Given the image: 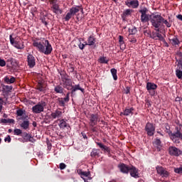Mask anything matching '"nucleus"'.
I'll list each match as a JSON object with an SVG mask.
<instances>
[{
  "label": "nucleus",
  "instance_id": "obj_1",
  "mask_svg": "<svg viewBox=\"0 0 182 182\" xmlns=\"http://www.w3.org/2000/svg\"><path fill=\"white\" fill-rule=\"evenodd\" d=\"M33 46L36 48L37 50L41 53H44V55H50L53 48L52 45L49 43V41L45 38H36L33 42Z\"/></svg>",
  "mask_w": 182,
  "mask_h": 182
},
{
  "label": "nucleus",
  "instance_id": "obj_2",
  "mask_svg": "<svg viewBox=\"0 0 182 182\" xmlns=\"http://www.w3.org/2000/svg\"><path fill=\"white\" fill-rule=\"evenodd\" d=\"M163 16L160 14H151V23L154 28H156L157 32L160 31V26L162 23Z\"/></svg>",
  "mask_w": 182,
  "mask_h": 182
},
{
  "label": "nucleus",
  "instance_id": "obj_3",
  "mask_svg": "<svg viewBox=\"0 0 182 182\" xmlns=\"http://www.w3.org/2000/svg\"><path fill=\"white\" fill-rule=\"evenodd\" d=\"M176 62H178V68L176 70V75L178 79L182 80V53H178L176 57Z\"/></svg>",
  "mask_w": 182,
  "mask_h": 182
},
{
  "label": "nucleus",
  "instance_id": "obj_4",
  "mask_svg": "<svg viewBox=\"0 0 182 182\" xmlns=\"http://www.w3.org/2000/svg\"><path fill=\"white\" fill-rule=\"evenodd\" d=\"M167 134L175 144H180V139L181 140L182 139V133L180 131H176L173 133L171 132V130H168Z\"/></svg>",
  "mask_w": 182,
  "mask_h": 182
},
{
  "label": "nucleus",
  "instance_id": "obj_5",
  "mask_svg": "<svg viewBox=\"0 0 182 182\" xmlns=\"http://www.w3.org/2000/svg\"><path fill=\"white\" fill-rule=\"evenodd\" d=\"M9 39L10 43L14 46V48H16V49H23V48H25L23 42L21 39L14 37V34L9 36Z\"/></svg>",
  "mask_w": 182,
  "mask_h": 182
},
{
  "label": "nucleus",
  "instance_id": "obj_6",
  "mask_svg": "<svg viewBox=\"0 0 182 182\" xmlns=\"http://www.w3.org/2000/svg\"><path fill=\"white\" fill-rule=\"evenodd\" d=\"M79 11H83V9L79 6L70 9L69 12H68L65 16V21L67 22L70 21L72 16H75V15H76Z\"/></svg>",
  "mask_w": 182,
  "mask_h": 182
},
{
  "label": "nucleus",
  "instance_id": "obj_7",
  "mask_svg": "<svg viewBox=\"0 0 182 182\" xmlns=\"http://www.w3.org/2000/svg\"><path fill=\"white\" fill-rule=\"evenodd\" d=\"M148 11L147 8H144L139 11L141 14V22H142V23H146L151 19V15L147 14Z\"/></svg>",
  "mask_w": 182,
  "mask_h": 182
},
{
  "label": "nucleus",
  "instance_id": "obj_8",
  "mask_svg": "<svg viewBox=\"0 0 182 182\" xmlns=\"http://www.w3.org/2000/svg\"><path fill=\"white\" fill-rule=\"evenodd\" d=\"M45 106H46V103L45 102H39L32 107V111L36 114L42 113V112H43L45 109Z\"/></svg>",
  "mask_w": 182,
  "mask_h": 182
},
{
  "label": "nucleus",
  "instance_id": "obj_9",
  "mask_svg": "<svg viewBox=\"0 0 182 182\" xmlns=\"http://www.w3.org/2000/svg\"><path fill=\"white\" fill-rule=\"evenodd\" d=\"M168 152L170 156H173L175 157H178V156H182V151L176 146H170L168 148Z\"/></svg>",
  "mask_w": 182,
  "mask_h": 182
},
{
  "label": "nucleus",
  "instance_id": "obj_10",
  "mask_svg": "<svg viewBox=\"0 0 182 182\" xmlns=\"http://www.w3.org/2000/svg\"><path fill=\"white\" fill-rule=\"evenodd\" d=\"M63 86L68 89V90H70L72 87V80H70L68 76L62 77Z\"/></svg>",
  "mask_w": 182,
  "mask_h": 182
},
{
  "label": "nucleus",
  "instance_id": "obj_11",
  "mask_svg": "<svg viewBox=\"0 0 182 182\" xmlns=\"http://www.w3.org/2000/svg\"><path fill=\"white\" fill-rule=\"evenodd\" d=\"M145 130L147 132L148 136H154L156 128L153 124L148 122L145 127Z\"/></svg>",
  "mask_w": 182,
  "mask_h": 182
},
{
  "label": "nucleus",
  "instance_id": "obj_12",
  "mask_svg": "<svg viewBox=\"0 0 182 182\" xmlns=\"http://www.w3.org/2000/svg\"><path fill=\"white\" fill-rule=\"evenodd\" d=\"M156 168L157 173L161 176L162 177H165V178H167V177L170 176V173H168V171L164 169L163 166H157Z\"/></svg>",
  "mask_w": 182,
  "mask_h": 182
},
{
  "label": "nucleus",
  "instance_id": "obj_13",
  "mask_svg": "<svg viewBox=\"0 0 182 182\" xmlns=\"http://www.w3.org/2000/svg\"><path fill=\"white\" fill-rule=\"evenodd\" d=\"M125 5H127L128 8H133L135 9L136 8H139V0H127L125 1Z\"/></svg>",
  "mask_w": 182,
  "mask_h": 182
},
{
  "label": "nucleus",
  "instance_id": "obj_14",
  "mask_svg": "<svg viewBox=\"0 0 182 182\" xmlns=\"http://www.w3.org/2000/svg\"><path fill=\"white\" fill-rule=\"evenodd\" d=\"M27 62L29 68H35V65H36V60L35 59V57L33 55L29 54L27 56Z\"/></svg>",
  "mask_w": 182,
  "mask_h": 182
},
{
  "label": "nucleus",
  "instance_id": "obj_15",
  "mask_svg": "<svg viewBox=\"0 0 182 182\" xmlns=\"http://www.w3.org/2000/svg\"><path fill=\"white\" fill-rule=\"evenodd\" d=\"M130 176L134 178H139V169L133 166H130L129 171Z\"/></svg>",
  "mask_w": 182,
  "mask_h": 182
},
{
  "label": "nucleus",
  "instance_id": "obj_16",
  "mask_svg": "<svg viewBox=\"0 0 182 182\" xmlns=\"http://www.w3.org/2000/svg\"><path fill=\"white\" fill-rule=\"evenodd\" d=\"M120 172L124 173V174H129V171L130 170V166H127L124 164H121L118 166Z\"/></svg>",
  "mask_w": 182,
  "mask_h": 182
},
{
  "label": "nucleus",
  "instance_id": "obj_17",
  "mask_svg": "<svg viewBox=\"0 0 182 182\" xmlns=\"http://www.w3.org/2000/svg\"><path fill=\"white\" fill-rule=\"evenodd\" d=\"M51 9L53 14H55L56 15H60L63 13V10L60 9L59 4H53V6H51Z\"/></svg>",
  "mask_w": 182,
  "mask_h": 182
},
{
  "label": "nucleus",
  "instance_id": "obj_18",
  "mask_svg": "<svg viewBox=\"0 0 182 182\" xmlns=\"http://www.w3.org/2000/svg\"><path fill=\"white\" fill-rule=\"evenodd\" d=\"M99 119V117L96 114H91V117L90 118V125L92 126V127H94V126H96L97 124V120Z\"/></svg>",
  "mask_w": 182,
  "mask_h": 182
},
{
  "label": "nucleus",
  "instance_id": "obj_19",
  "mask_svg": "<svg viewBox=\"0 0 182 182\" xmlns=\"http://www.w3.org/2000/svg\"><path fill=\"white\" fill-rule=\"evenodd\" d=\"M63 112L59 109H56L55 111L51 112L50 118L51 119H60L62 117Z\"/></svg>",
  "mask_w": 182,
  "mask_h": 182
},
{
  "label": "nucleus",
  "instance_id": "obj_20",
  "mask_svg": "<svg viewBox=\"0 0 182 182\" xmlns=\"http://www.w3.org/2000/svg\"><path fill=\"white\" fill-rule=\"evenodd\" d=\"M71 93H75V92L77 91V90H80L82 93L83 92H85V89L80 87V85H72L71 88Z\"/></svg>",
  "mask_w": 182,
  "mask_h": 182
},
{
  "label": "nucleus",
  "instance_id": "obj_21",
  "mask_svg": "<svg viewBox=\"0 0 182 182\" xmlns=\"http://www.w3.org/2000/svg\"><path fill=\"white\" fill-rule=\"evenodd\" d=\"M157 89V85L153 82H147L146 83V90L150 92L151 90H156Z\"/></svg>",
  "mask_w": 182,
  "mask_h": 182
},
{
  "label": "nucleus",
  "instance_id": "obj_22",
  "mask_svg": "<svg viewBox=\"0 0 182 182\" xmlns=\"http://www.w3.org/2000/svg\"><path fill=\"white\" fill-rule=\"evenodd\" d=\"M96 43V38L93 37V36H90L87 39V43L85 45H89V46H92Z\"/></svg>",
  "mask_w": 182,
  "mask_h": 182
},
{
  "label": "nucleus",
  "instance_id": "obj_23",
  "mask_svg": "<svg viewBox=\"0 0 182 182\" xmlns=\"http://www.w3.org/2000/svg\"><path fill=\"white\" fill-rule=\"evenodd\" d=\"M151 38H152V39H154L155 41H157L158 39L159 41H164L163 36L159 33H156L154 34L153 36H151Z\"/></svg>",
  "mask_w": 182,
  "mask_h": 182
},
{
  "label": "nucleus",
  "instance_id": "obj_24",
  "mask_svg": "<svg viewBox=\"0 0 182 182\" xmlns=\"http://www.w3.org/2000/svg\"><path fill=\"white\" fill-rule=\"evenodd\" d=\"M21 127L24 130H28L29 129V121L24 120L21 124Z\"/></svg>",
  "mask_w": 182,
  "mask_h": 182
},
{
  "label": "nucleus",
  "instance_id": "obj_25",
  "mask_svg": "<svg viewBox=\"0 0 182 182\" xmlns=\"http://www.w3.org/2000/svg\"><path fill=\"white\" fill-rule=\"evenodd\" d=\"M96 144H97L99 146V147L100 149H102V150H104L105 151H107V153H109L110 151V149H109L108 146H105L103 144H102L100 142H96Z\"/></svg>",
  "mask_w": 182,
  "mask_h": 182
},
{
  "label": "nucleus",
  "instance_id": "obj_26",
  "mask_svg": "<svg viewBox=\"0 0 182 182\" xmlns=\"http://www.w3.org/2000/svg\"><path fill=\"white\" fill-rule=\"evenodd\" d=\"M37 89L39 90V92H46V87H45V85L42 82H38L37 85Z\"/></svg>",
  "mask_w": 182,
  "mask_h": 182
},
{
  "label": "nucleus",
  "instance_id": "obj_27",
  "mask_svg": "<svg viewBox=\"0 0 182 182\" xmlns=\"http://www.w3.org/2000/svg\"><path fill=\"white\" fill-rule=\"evenodd\" d=\"M78 173L81 175V177L83 178V180H85V178L83 177H89V176H90V171H82V170H79Z\"/></svg>",
  "mask_w": 182,
  "mask_h": 182
},
{
  "label": "nucleus",
  "instance_id": "obj_28",
  "mask_svg": "<svg viewBox=\"0 0 182 182\" xmlns=\"http://www.w3.org/2000/svg\"><path fill=\"white\" fill-rule=\"evenodd\" d=\"M4 82H6V83H7L8 85H11V83H14L15 82V77H11V78H9V77H5Z\"/></svg>",
  "mask_w": 182,
  "mask_h": 182
},
{
  "label": "nucleus",
  "instance_id": "obj_29",
  "mask_svg": "<svg viewBox=\"0 0 182 182\" xmlns=\"http://www.w3.org/2000/svg\"><path fill=\"white\" fill-rule=\"evenodd\" d=\"M60 129H65V127H68V123L63 119L60 120V123L58 124Z\"/></svg>",
  "mask_w": 182,
  "mask_h": 182
},
{
  "label": "nucleus",
  "instance_id": "obj_30",
  "mask_svg": "<svg viewBox=\"0 0 182 182\" xmlns=\"http://www.w3.org/2000/svg\"><path fill=\"white\" fill-rule=\"evenodd\" d=\"M1 122L6 124V123L9 124H14L15 123V120L13 119H1Z\"/></svg>",
  "mask_w": 182,
  "mask_h": 182
},
{
  "label": "nucleus",
  "instance_id": "obj_31",
  "mask_svg": "<svg viewBox=\"0 0 182 182\" xmlns=\"http://www.w3.org/2000/svg\"><path fill=\"white\" fill-rule=\"evenodd\" d=\"M110 72L112 73L114 80H117V70H116L115 68H112L110 70Z\"/></svg>",
  "mask_w": 182,
  "mask_h": 182
},
{
  "label": "nucleus",
  "instance_id": "obj_32",
  "mask_svg": "<svg viewBox=\"0 0 182 182\" xmlns=\"http://www.w3.org/2000/svg\"><path fill=\"white\" fill-rule=\"evenodd\" d=\"M171 43L173 45V46H177V45L180 43V41H178L177 37H174L173 38L171 39Z\"/></svg>",
  "mask_w": 182,
  "mask_h": 182
},
{
  "label": "nucleus",
  "instance_id": "obj_33",
  "mask_svg": "<svg viewBox=\"0 0 182 182\" xmlns=\"http://www.w3.org/2000/svg\"><path fill=\"white\" fill-rule=\"evenodd\" d=\"M154 144L156 147H157L158 150H161V141L160 139H156L154 142Z\"/></svg>",
  "mask_w": 182,
  "mask_h": 182
},
{
  "label": "nucleus",
  "instance_id": "obj_34",
  "mask_svg": "<svg viewBox=\"0 0 182 182\" xmlns=\"http://www.w3.org/2000/svg\"><path fill=\"white\" fill-rule=\"evenodd\" d=\"M54 90L56 93L62 94L63 93V87L60 85H57L55 87Z\"/></svg>",
  "mask_w": 182,
  "mask_h": 182
},
{
  "label": "nucleus",
  "instance_id": "obj_35",
  "mask_svg": "<svg viewBox=\"0 0 182 182\" xmlns=\"http://www.w3.org/2000/svg\"><path fill=\"white\" fill-rule=\"evenodd\" d=\"M133 108L126 109L124 112H122L121 114H124V116H129V114H132V112H133Z\"/></svg>",
  "mask_w": 182,
  "mask_h": 182
},
{
  "label": "nucleus",
  "instance_id": "obj_36",
  "mask_svg": "<svg viewBox=\"0 0 182 182\" xmlns=\"http://www.w3.org/2000/svg\"><path fill=\"white\" fill-rule=\"evenodd\" d=\"M107 62H109V60H107V58H106V57H101L99 59L100 63H107Z\"/></svg>",
  "mask_w": 182,
  "mask_h": 182
},
{
  "label": "nucleus",
  "instance_id": "obj_37",
  "mask_svg": "<svg viewBox=\"0 0 182 182\" xmlns=\"http://www.w3.org/2000/svg\"><path fill=\"white\" fill-rule=\"evenodd\" d=\"M58 103L60 106H65V103L67 102L65 101V98H58Z\"/></svg>",
  "mask_w": 182,
  "mask_h": 182
},
{
  "label": "nucleus",
  "instance_id": "obj_38",
  "mask_svg": "<svg viewBox=\"0 0 182 182\" xmlns=\"http://www.w3.org/2000/svg\"><path fill=\"white\" fill-rule=\"evenodd\" d=\"M129 35H134L136 32H137V29L136 28L132 27V28L129 29Z\"/></svg>",
  "mask_w": 182,
  "mask_h": 182
},
{
  "label": "nucleus",
  "instance_id": "obj_39",
  "mask_svg": "<svg viewBox=\"0 0 182 182\" xmlns=\"http://www.w3.org/2000/svg\"><path fill=\"white\" fill-rule=\"evenodd\" d=\"M174 172L177 174H182V166H181L179 168H175Z\"/></svg>",
  "mask_w": 182,
  "mask_h": 182
},
{
  "label": "nucleus",
  "instance_id": "obj_40",
  "mask_svg": "<svg viewBox=\"0 0 182 182\" xmlns=\"http://www.w3.org/2000/svg\"><path fill=\"white\" fill-rule=\"evenodd\" d=\"M14 132L16 136H21L22 134V130L20 129H15Z\"/></svg>",
  "mask_w": 182,
  "mask_h": 182
},
{
  "label": "nucleus",
  "instance_id": "obj_41",
  "mask_svg": "<svg viewBox=\"0 0 182 182\" xmlns=\"http://www.w3.org/2000/svg\"><path fill=\"white\" fill-rule=\"evenodd\" d=\"M162 23H164L167 28H171V23H168V21L164 19V18H163Z\"/></svg>",
  "mask_w": 182,
  "mask_h": 182
},
{
  "label": "nucleus",
  "instance_id": "obj_42",
  "mask_svg": "<svg viewBox=\"0 0 182 182\" xmlns=\"http://www.w3.org/2000/svg\"><path fill=\"white\" fill-rule=\"evenodd\" d=\"M119 46L122 50H124L126 49V44H124V41L119 42Z\"/></svg>",
  "mask_w": 182,
  "mask_h": 182
},
{
  "label": "nucleus",
  "instance_id": "obj_43",
  "mask_svg": "<svg viewBox=\"0 0 182 182\" xmlns=\"http://www.w3.org/2000/svg\"><path fill=\"white\" fill-rule=\"evenodd\" d=\"M0 66L1 68H4V66H6V62L5 61V60H4L1 58H0Z\"/></svg>",
  "mask_w": 182,
  "mask_h": 182
},
{
  "label": "nucleus",
  "instance_id": "obj_44",
  "mask_svg": "<svg viewBox=\"0 0 182 182\" xmlns=\"http://www.w3.org/2000/svg\"><path fill=\"white\" fill-rule=\"evenodd\" d=\"M17 116L18 117H21L25 114V112H23V110L22 109H18L16 112Z\"/></svg>",
  "mask_w": 182,
  "mask_h": 182
},
{
  "label": "nucleus",
  "instance_id": "obj_45",
  "mask_svg": "<svg viewBox=\"0 0 182 182\" xmlns=\"http://www.w3.org/2000/svg\"><path fill=\"white\" fill-rule=\"evenodd\" d=\"M130 14H132V10L131 9H127L124 12V16H127L130 15Z\"/></svg>",
  "mask_w": 182,
  "mask_h": 182
},
{
  "label": "nucleus",
  "instance_id": "obj_46",
  "mask_svg": "<svg viewBox=\"0 0 182 182\" xmlns=\"http://www.w3.org/2000/svg\"><path fill=\"white\" fill-rule=\"evenodd\" d=\"M91 156L92 157L97 156V150L93 149L92 151L91 152Z\"/></svg>",
  "mask_w": 182,
  "mask_h": 182
},
{
  "label": "nucleus",
  "instance_id": "obj_47",
  "mask_svg": "<svg viewBox=\"0 0 182 182\" xmlns=\"http://www.w3.org/2000/svg\"><path fill=\"white\" fill-rule=\"evenodd\" d=\"M49 2L51 6L58 5V0H50Z\"/></svg>",
  "mask_w": 182,
  "mask_h": 182
},
{
  "label": "nucleus",
  "instance_id": "obj_48",
  "mask_svg": "<svg viewBox=\"0 0 182 182\" xmlns=\"http://www.w3.org/2000/svg\"><path fill=\"white\" fill-rule=\"evenodd\" d=\"M60 170H65L66 168V164L63 163L60 164Z\"/></svg>",
  "mask_w": 182,
  "mask_h": 182
},
{
  "label": "nucleus",
  "instance_id": "obj_49",
  "mask_svg": "<svg viewBox=\"0 0 182 182\" xmlns=\"http://www.w3.org/2000/svg\"><path fill=\"white\" fill-rule=\"evenodd\" d=\"M5 89L7 90V92H11L12 90V86L6 85Z\"/></svg>",
  "mask_w": 182,
  "mask_h": 182
},
{
  "label": "nucleus",
  "instance_id": "obj_50",
  "mask_svg": "<svg viewBox=\"0 0 182 182\" xmlns=\"http://www.w3.org/2000/svg\"><path fill=\"white\" fill-rule=\"evenodd\" d=\"M4 141H7V143H11V136H7L5 139H4Z\"/></svg>",
  "mask_w": 182,
  "mask_h": 182
},
{
  "label": "nucleus",
  "instance_id": "obj_51",
  "mask_svg": "<svg viewBox=\"0 0 182 182\" xmlns=\"http://www.w3.org/2000/svg\"><path fill=\"white\" fill-rule=\"evenodd\" d=\"M78 46H79L80 49H81V50H83V49H85V45L83 44V43H80L78 45Z\"/></svg>",
  "mask_w": 182,
  "mask_h": 182
},
{
  "label": "nucleus",
  "instance_id": "obj_52",
  "mask_svg": "<svg viewBox=\"0 0 182 182\" xmlns=\"http://www.w3.org/2000/svg\"><path fill=\"white\" fill-rule=\"evenodd\" d=\"M28 141H31V143H35V139H33V137L28 136Z\"/></svg>",
  "mask_w": 182,
  "mask_h": 182
},
{
  "label": "nucleus",
  "instance_id": "obj_53",
  "mask_svg": "<svg viewBox=\"0 0 182 182\" xmlns=\"http://www.w3.org/2000/svg\"><path fill=\"white\" fill-rule=\"evenodd\" d=\"M129 42H131L132 43H136V42H137V40L135 38H132L129 40Z\"/></svg>",
  "mask_w": 182,
  "mask_h": 182
},
{
  "label": "nucleus",
  "instance_id": "obj_54",
  "mask_svg": "<svg viewBox=\"0 0 182 182\" xmlns=\"http://www.w3.org/2000/svg\"><path fill=\"white\" fill-rule=\"evenodd\" d=\"M69 95L70 93H67L66 97H65V102H69Z\"/></svg>",
  "mask_w": 182,
  "mask_h": 182
},
{
  "label": "nucleus",
  "instance_id": "obj_55",
  "mask_svg": "<svg viewBox=\"0 0 182 182\" xmlns=\"http://www.w3.org/2000/svg\"><path fill=\"white\" fill-rule=\"evenodd\" d=\"M4 104L6 105V102H5L4 100H2V98L0 97V106H2V105Z\"/></svg>",
  "mask_w": 182,
  "mask_h": 182
},
{
  "label": "nucleus",
  "instance_id": "obj_56",
  "mask_svg": "<svg viewBox=\"0 0 182 182\" xmlns=\"http://www.w3.org/2000/svg\"><path fill=\"white\" fill-rule=\"evenodd\" d=\"M124 38H123V36H119V43L124 41Z\"/></svg>",
  "mask_w": 182,
  "mask_h": 182
},
{
  "label": "nucleus",
  "instance_id": "obj_57",
  "mask_svg": "<svg viewBox=\"0 0 182 182\" xmlns=\"http://www.w3.org/2000/svg\"><path fill=\"white\" fill-rule=\"evenodd\" d=\"M164 43V46H166V48H168V43H167V42H166V40L164 38V40H162Z\"/></svg>",
  "mask_w": 182,
  "mask_h": 182
},
{
  "label": "nucleus",
  "instance_id": "obj_58",
  "mask_svg": "<svg viewBox=\"0 0 182 182\" xmlns=\"http://www.w3.org/2000/svg\"><path fill=\"white\" fill-rule=\"evenodd\" d=\"M177 18H178V19H179V21H182V15L181 14L178 15Z\"/></svg>",
  "mask_w": 182,
  "mask_h": 182
},
{
  "label": "nucleus",
  "instance_id": "obj_59",
  "mask_svg": "<svg viewBox=\"0 0 182 182\" xmlns=\"http://www.w3.org/2000/svg\"><path fill=\"white\" fill-rule=\"evenodd\" d=\"M166 133H167L168 132V130H170V127L166 126Z\"/></svg>",
  "mask_w": 182,
  "mask_h": 182
},
{
  "label": "nucleus",
  "instance_id": "obj_60",
  "mask_svg": "<svg viewBox=\"0 0 182 182\" xmlns=\"http://www.w3.org/2000/svg\"><path fill=\"white\" fill-rule=\"evenodd\" d=\"M33 127H36V122H33Z\"/></svg>",
  "mask_w": 182,
  "mask_h": 182
},
{
  "label": "nucleus",
  "instance_id": "obj_61",
  "mask_svg": "<svg viewBox=\"0 0 182 182\" xmlns=\"http://www.w3.org/2000/svg\"><path fill=\"white\" fill-rule=\"evenodd\" d=\"M129 93H130V90L127 89V91H126V94L127 95Z\"/></svg>",
  "mask_w": 182,
  "mask_h": 182
},
{
  "label": "nucleus",
  "instance_id": "obj_62",
  "mask_svg": "<svg viewBox=\"0 0 182 182\" xmlns=\"http://www.w3.org/2000/svg\"><path fill=\"white\" fill-rule=\"evenodd\" d=\"M2 112V105H0V113Z\"/></svg>",
  "mask_w": 182,
  "mask_h": 182
},
{
  "label": "nucleus",
  "instance_id": "obj_63",
  "mask_svg": "<svg viewBox=\"0 0 182 182\" xmlns=\"http://www.w3.org/2000/svg\"><path fill=\"white\" fill-rule=\"evenodd\" d=\"M9 133H12V129H9Z\"/></svg>",
  "mask_w": 182,
  "mask_h": 182
},
{
  "label": "nucleus",
  "instance_id": "obj_64",
  "mask_svg": "<svg viewBox=\"0 0 182 182\" xmlns=\"http://www.w3.org/2000/svg\"><path fill=\"white\" fill-rule=\"evenodd\" d=\"M45 25H48V23H46V21H45Z\"/></svg>",
  "mask_w": 182,
  "mask_h": 182
}]
</instances>
